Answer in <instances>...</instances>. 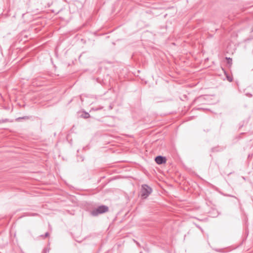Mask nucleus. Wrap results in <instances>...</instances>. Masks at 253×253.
<instances>
[{
    "mask_svg": "<svg viewBox=\"0 0 253 253\" xmlns=\"http://www.w3.org/2000/svg\"><path fill=\"white\" fill-rule=\"evenodd\" d=\"M48 236H49V233H48V232H46V233L45 234V235H44V237H47Z\"/></svg>",
    "mask_w": 253,
    "mask_h": 253,
    "instance_id": "nucleus-5",
    "label": "nucleus"
},
{
    "mask_svg": "<svg viewBox=\"0 0 253 253\" xmlns=\"http://www.w3.org/2000/svg\"><path fill=\"white\" fill-rule=\"evenodd\" d=\"M102 107H101V108H96V109H94V110H96H96H99V109H102Z\"/></svg>",
    "mask_w": 253,
    "mask_h": 253,
    "instance_id": "nucleus-8",
    "label": "nucleus"
},
{
    "mask_svg": "<svg viewBox=\"0 0 253 253\" xmlns=\"http://www.w3.org/2000/svg\"><path fill=\"white\" fill-rule=\"evenodd\" d=\"M226 59H227V60L228 61V63H229V64H230V63H231V61H232V59H231V58H226Z\"/></svg>",
    "mask_w": 253,
    "mask_h": 253,
    "instance_id": "nucleus-4",
    "label": "nucleus"
},
{
    "mask_svg": "<svg viewBox=\"0 0 253 253\" xmlns=\"http://www.w3.org/2000/svg\"><path fill=\"white\" fill-rule=\"evenodd\" d=\"M108 208L105 206H101L98 207L97 208L92 210L91 212V214L93 216H97L99 214H101L107 211Z\"/></svg>",
    "mask_w": 253,
    "mask_h": 253,
    "instance_id": "nucleus-1",
    "label": "nucleus"
},
{
    "mask_svg": "<svg viewBox=\"0 0 253 253\" xmlns=\"http://www.w3.org/2000/svg\"><path fill=\"white\" fill-rule=\"evenodd\" d=\"M152 190L150 187L147 185H142L141 193L143 198H146L152 192Z\"/></svg>",
    "mask_w": 253,
    "mask_h": 253,
    "instance_id": "nucleus-2",
    "label": "nucleus"
},
{
    "mask_svg": "<svg viewBox=\"0 0 253 253\" xmlns=\"http://www.w3.org/2000/svg\"><path fill=\"white\" fill-rule=\"evenodd\" d=\"M228 80L229 81V82H232V80L231 78H228Z\"/></svg>",
    "mask_w": 253,
    "mask_h": 253,
    "instance_id": "nucleus-7",
    "label": "nucleus"
},
{
    "mask_svg": "<svg viewBox=\"0 0 253 253\" xmlns=\"http://www.w3.org/2000/svg\"><path fill=\"white\" fill-rule=\"evenodd\" d=\"M89 115L88 113H86L85 114V116H84V118H88L89 117Z\"/></svg>",
    "mask_w": 253,
    "mask_h": 253,
    "instance_id": "nucleus-6",
    "label": "nucleus"
},
{
    "mask_svg": "<svg viewBox=\"0 0 253 253\" xmlns=\"http://www.w3.org/2000/svg\"><path fill=\"white\" fill-rule=\"evenodd\" d=\"M155 162L158 165H161L166 163V159L165 157L158 156L155 158Z\"/></svg>",
    "mask_w": 253,
    "mask_h": 253,
    "instance_id": "nucleus-3",
    "label": "nucleus"
}]
</instances>
